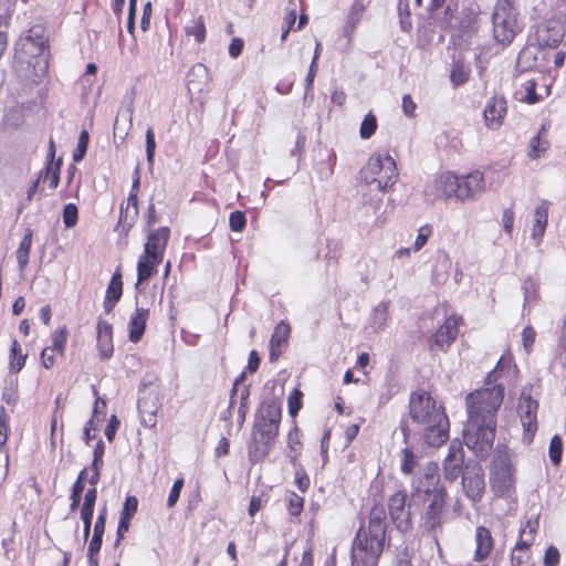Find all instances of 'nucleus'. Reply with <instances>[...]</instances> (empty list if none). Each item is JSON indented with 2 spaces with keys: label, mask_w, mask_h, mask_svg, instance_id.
<instances>
[{
  "label": "nucleus",
  "mask_w": 566,
  "mask_h": 566,
  "mask_svg": "<svg viewBox=\"0 0 566 566\" xmlns=\"http://www.w3.org/2000/svg\"><path fill=\"white\" fill-rule=\"evenodd\" d=\"M409 415L413 423L421 427L422 437L430 447H440L449 438V420L442 407L423 390L412 392Z\"/></svg>",
  "instance_id": "1"
},
{
  "label": "nucleus",
  "mask_w": 566,
  "mask_h": 566,
  "mask_svg": "<svg viewBox=\"0 0 566 566\" xmlns=\"http://www.w3.org/2000/svg\"><path fill=\"white\" fill-rule=\"evenodd\" d=\"M386 541V512L374 506L369 513L368 527L361 526L352 546V566H377Z\"/></svg>",
  "instance_id": "2"
},
{
  "label": "nucleus",
  "mask_w": 566,
  "mask_h": 566,
  "mask_svg": "<svg viewBox=\"0 0 566 566\" xmlns=\"http://www.w3.org/2000/svg\"><path fill=\"white\" fill-rule=\"evenodd\" d=\"M398 178V170L395 159L388 154H374L367 164L359 170V180L361 182V193L365 200L374 211H377L382 203L384 192L391 188Z\"/></svg>",
  "instance_id": "3"
},
{
  "label": "nucleus",
  "mask_w": 566,
  "mask_h": 566,
  "mask_svg": "<svg viewBox=\"0 0 566 566\" xmlns=\"http://www.w3.org/2000/svg\"><path fill=\"white\" fill-rule=\"evenodd\" d=\"M282 409L273 399L261 403L254 416L251 437L248 442L250 462L258 463L269 455L279 434Z\"/></svg>",
  "instance_id": "4"
},
{
  "label": "nucleus",
  "mask_w": 566,
  "mask_h": 566,
  "mask_svg": "<svg viewBox=\"0 0 566 566\" xmlns=\"http://www.w3.org/2000/svg\"><path fill=\"white\" fill-rule=\"evenodd\" d=\"M502 364L503 360L500 359L494 369L488 374L485 378L488 387L470 392L467 396L465 403L468 415L486 420L490 418L496 419L497 410L504 398V386L496 384L502 370Z\"/></svg>",
  "instance_id": "5"
},
{
  "label": "nucleus",
  "mask_w": 566,
  "mask_h": 566,
  "mask_svg": "<svg viewBox=\"0 0 566 566\" xmlns=\"http://www.w3.org/2000/svg\"><path fill=\"white\" fill-rule=\"evenodd\" d=\"M496 419L489 420L468 415L463 428L464 444L481 458H486L493 448Z\"/></svg>",
  "instance_id": "6"
},
{
  "label": "nucleus",
  "mask_w": 566,
  "mask_h": 566,
  "mask_svg": "<svg viewBox=\"0 0 566 566\" xmlns=\"http://www.w3.org/2000/svg\"><path fill=\"white\" fill-rule=\"evenodd\" d=\"M492 24L494 39L503 45H509L520 32L518 11L510 0L495 3Z\"/></svg>",
  "instance_id": "7"
},
{
  "label": "nucleus",
  "mask_w": 566,
  "mask_h": 566,
  "mask_svg": "<svg viewBox=\"0 0 566 566\" xmlns=\"http://www.w3.org/2000/svg\"><path fill=\"white\" fill-rule=\"evenodd\" d=\"M490 483L496 496H511L514 490V469L507 454H497L493 459Z\"/></svg>",
  "instance_id": "8"
},
{
  "label": "nucleus",
  "mask_w": 566,
  "mask_h": 566,
  "mask_svg": "<svg viewBox=\"0 0 566 566\" xmlns=\"http://www.w3.org/2000/svg\"><path fill=\"white\" fill-rule=\"evenodd\" d=\"M447 492L444 489L434 490L429 497L426 511L422 516V523L426 530L437 532L447 521L446 511Z\"/></svg>",
  "instance_id": "9"
},
{
  "label": "nucleus",
  "mask_w": 566,
  "mask_h": 566,
  "mask_svg": "<svg viewBox=\"0 0 566 566\" xmlns=\"http://www.w3.org/2000/svg\"><path fill=\"white\" fill-rule=\"evenodd\" d=\"M538 401L533 399L530 392L522 390L518 399V416L524 430L523 440L531 442L537 430Z\"/></svg>",
  "instance_id": "10"
},
{
  "label": "nucleus",
  "mask_w": 566,
  "mask_h": 566,
  "mask_svg": "<svg viewBox=\"0 0 566 566\" xmlns=\"http://www.w3.org/2000/svg\"><path fill=\"white\" fill-rule=\"evenodd\" d=\"M462 489L472 502H480L484 494V472L479 464H467L462 475Z\"/></svg>",
  "instance_id": "11"
},
{
  "label": "nucleus",
  "mask_w": 566,
  "mask_h": 566,
  "mask_svg": "<svg viewBox=\"0 0 566 566\" xmlns=\"http://www.w3.org/2000/svg\"><path fill=\"white\" fill-rule=\"evenodd\" d=\"M389 515L395 526L400 532H407L411 527L410 506H407V495L398 491L388 500Z\"/></svg>",
  "instance_id": "12"
},
{
  "label": "nucleus",
  "mask_w": 566,
  "mask_h": 566,
  "mask_svg": "<svg viewBox=\"0 0 566 566\" xmlns=\"http://www.w3.org/2000/svg\"><path fill=\"white\" fill-rule=\"evenodd\" d=\"M21 50L27 54L40 57L43 61L42 72L48 70V60L45 52L48 50V40L40 27L31 28L25 36L20 40Z\"/></svg>",
  "instance_id": "13"
},
{
  "label": "nucleus",
  "mask_w": 566,
  "mask_h": 566,
  "mask_svg": "<svg viewBox=\"0 0 566 566\" xmlns=\"http://www.w3.org/2000/svg\"><path fill=\"white\" fill-rule=\"evenodd\" d=\"M444 21L451 29L458 30L461 36H470L476 31V12L472 8H463L459 15H453L450 6L444 12Z\"/></svg>",
  "instance_id": "14"
},
{
  "label": "nucleus",
  "mask_w": 566,
  "mask_h": 566,
  "mask_svg": "<svg viewBox=\"0 0 566 566\" xmlns=\"http://www.w3.org/2000/svg\"><path fill=\"white\" fill-rule=\"evenodd\" d=\"M564 35V25L558 19H551L541 23L535 31V38L539 46L557 48Z\"/></svg>",
  "instance_id": "15"
},
{
  "label": "nucleus",
  "mask_w": 566,
  "mask_h": 566,
  "mask_svg": "<svg viewBox=\"0 0 566 566\" xmlns=\"http://www.w3.org/2000/svg\"><path fill=\"white\" fill-rule=\"evenodd\" d=\"M464 451L462 443L453 440L449 446L448 454L443 461L444 478L449 481L457 480L464 472Z\"/></svg>",
  "instance_id": "16"
},
{
  "label": "nucleus",
  "mask_w": 566,
  "mask_h": 566,
  "mask_svg": "<svg viewBox=\"0 0 566 566\" xmlns=\"http://www.w3.org/2000/svg\"><path fill=\"white\" fill-rule=\"evenodd\" d=\"M138 413L142 424L153 428L157 423V413L161 407L158 391L150 390L138 398Z\"/></svg>",
  "instance_id": "17"
},
{
  "label": "nucleus",
  "mask_w": 566,
  "mask_h": 566,
  "mask_svg": "<svg viewBox=\"0 0 566 566\" xmlns=\"http://www.w3.org/2000/svg\"><path fill=\"white\" fill-rule=\"evenodd\" d=\"M170 237L168 227H161L153 230L147 235L144 248V254L155 261H163L164 252Z\"/></svg>",
  "instance_id": "18"
},
{
  "label": "nucleus",
  "mask_w": 566,
  "mask_h": 566,
  "mask_svg": "<svg viewBox=\"0 0 566 566\" xmlns=\"http://www.w3.org/2000/svg\"><path fill=\"white\" fill-rule=\"evenodd\" d=\"M62 158L57 159L55 166L44 167L39 171L38 178L31 184L27 191V197L24 202L21 203L20 210H22L29 202L32 201L34 195L39 189L40 182H45L46 177H50V189L54 190L60 182V172H61Z\"/></svg>",
  "instance_id": "19"
},
{
  "label": "nucleus",
  "mask_w": 566,
  "mask_h": 566,
  "mask_svg": "<svg viewBox=\"0 0 566 566\" xmlns=\"http://www.w3.org/2000/svg\"><path fill=\"white\" fill-rule=\"evenodd\" d=\"M484 177L479 170L459 177L458 199L461 201L472 199L484 190Z\"/></svg>",
  "instance_id": "20"
},
{
  "label": "nucleus",
  "mask_w": 566,
  "mask_h": 566,
  "mask_svg": "<svg viewBox=\"0 0 566 566\" xmlns=\"http://www.w3.org/2000/svg\"><path fill=\"white\" fill-rule=\"evenodd\" d=\"M507 106L504 97L493 96L489 98L483 111L485 124L491 129H497L506 114Z\"/></svg>",
  "instance_id": "21"
},
{
  "label": "nucleus",
  "mask_w": 566,
  "mask_h": 566,
  "mask_svg": "<svg viewBox=\"0 0 566 566\" xmlns=\"http://www.w3.org/2000/svg\"><path fill=\"white\" fill-rule=\"evenodd\" d=\"M291 333L290 325L285 322H280L271 336L270 339V360L275 361L283 353L287 345V339Z\"/></svg>",
  "instance_id": "22"
},
{
  "label": "nucleus",
  "mask_w": 566,
  "mask_h": 566,
  "mask_svg": "<svg viewBox=\"0 0 566 566\" xmlns=\"http://www.w3.org/2000/svg\"><path fill=\"white\" fill-rule=\"evenodd\" d=\"M459 318L451 315L446 318L444 323L433 335V342L437 346L444 349L457 338L459 329Z\"/></svg>",
  "instance_id": "23"
},
{
  "label": "nucleus",
  "mask_w": 566,
  "mask_h": 566,
  "mask_svg": "<svg viewBox=\"0 0 566 566\" xmlns=\"http://www.w3.org/2000/svg\"><path fill=\"white\" fill-rule=\"evenodd\" d=\"M494 541L491 534V531L484 526H478L475 530V552H474V560L483 562L485 560L492 549H493Z\"/></svg>",
  "instance_id": "24"
},
{
  "label": "nucleus",
  "mask_w": 566,
  "mask_h": 566,
  "mask_svg": "<svg viewBox=\"0 0 566 566\" xmlns=\"http://www.w3.org/2000/svg\"><path fill=\"white\" fill-rule=\"evenodd\" d=\"M97 348L103 359L113 355V327L106 321H98L97 323Z\"/></svg>",
  "instance_id": "25"
},
{
  "label": "nucleus",
  "mask_w": 566,
  "mask_h": 566,
  "mask_svg": "<svg viewBox=\"0 0 566 566\" xmlns=\"http://www.w3.org/2000/svg\"><path fill=\"white\" fill-rule=\"evenodd\" d=\"M149 316V311L146 308H139L137 307L134 314L130 316L129 323H128V339L132 343H138L146 328V323Z\"/></svg>",
  "instance_id": "26"
},
{
  "label": "nucleus",
  "mask_w": 566,
  "mask_h": 566,
  "mask_svg": "<svg viewBox=\"0 0 566 566\" xmlns=\"http://www.w3.org/2000/svg\"><path fill=\"white\" fill-rule=\"evenodd\" d=\"M123 294V281L119 270H116L106 290L103 303L105 313H111Z\"/></svg>",
  "instance_id": "27"
},
{
  "label": "nucleus",
  "mask_w": 566,
  "mask_h": 566,
  "mask_svg": "<svg viewBox=\"0 0 566 566\" xmlns=\"http://www.w3.org/2000/svg\"><path fill=\"white\" fill-rule=\"evenodd\" d=\"M133 103H129L125 109H120L117 113V117L114 124V137L123 142L128 134V130L133 125Z\"/></svg>",
  "instance_id": "28"
},
{
  "label": "nucleus",
  "mask_w": 566,
  "mask_h": 566,
  "mask_svg": "<svg viewBox=\"0 0 566 566\" xmlns=\"http://www.w3.org/2000/svg\"><path fill=\"white\" fill-rule=\"evenodd\" d=\"M388 308H389L388 301H381L373 308L368 327L374 333H378L386 328L388 321H389Z\"/></svg>",
  "instance_id": "29"
},
{
  "label": "nucleus",
  "mask_w": 566,
  "mask_h": 566,
  "mask_svg": "<svg viewBox=\"0 0 566 566\" xmlns=\"http://www.w3.org/2000/svg\"><path fill=\"white\" fill-rule=\"evenodd\" d=\"M548 220V207L546 202L538 205L534 210V223L532 229V238L541 241Z\"/></svg>",
  "instance_id": "30"
},
{
  "label": "nucleus",
  "mask_w": 566,
  "mask_h": 566,
  "mask_svg": "<svg viewBox=\"0 0 566 566\" xmlns=\"http://www.w3.org/2000/svg\"><path fill=\"white\" fill-rule=\"evenodd\" d=\"M438 189L442 196L450 198L454 196L458 199L459 177L452 172H443L439 176Z\"/></svg>",
  "instance_id": "31"
},
{
  "label": "nucleus",
  "mask_w": 566,
  "mask_h": 566,
  "mask_svg": "<svg viewBox=\"0 0 566 566\" xmlns=\"http://www.w3.org/2000/svg\"><path fill=\"white\" fill-rule=\"evenodd\" d=\"M439 482V475L437 473V465L431 464L428 465L426 471L423 472L422 478L419 481V485L417 486L418 492H423L430 495L437 489Z\"/></svg>",
  "instance_id": "32"
},
{
  "label": "nucleus",
  "mask_w": 566,
  "mask_h": 566,
  "mask_svg": "<svg viewBox=\"0 0 566 566\" xmlns=\"http://www.w3.org/2000/svg\"><path fill=\"white\" fill-rule=\"evenodd\" d=\"M161 261H155L151 258H147L145 254L142 255L137 263V282H136V290H138L142 282L148 280L155 272V268L160 263Z\"/></svg>",
  "instance_id": "33"
},
{
  "label": "nucleus",
  "mask_w": 566,
  "mask_h": 566,
  "mask_svg": "<svg viewBox=\"0 0 566 566\" xmlns=\"http://www.w3.org/2000/svg\"><path fill=\"white\" fill-rule=\"evenodd\" d=\"M524 294L523 311H530L539 300L538 283L532 279H526L522 284Z\"/></svg>",
  "instance_id": "34"
},
{
  "label": "nucleus",
  "mask_w": 566,
  "mask_h": 566,
  "mask_svg": "<svg viewBox=\"0 0 566 566\" xmlns=\"http://www.w3.org/2000/svg\"><path fill=\"white\" fill-rule=\"evenodd\" d=\"M188 36H192L197 43H202L206 39V25L202 17H199L185 27Z\"/></svg>",
  "instance_id": "35"
},
{
  "label": "nucleus",
  "mask_w": 566,
  "mask_h": 566,
  "mask_svg": "<svg viewBox=\"0 0 566 566\" xmlns=\"http://www.w3.org/2000/svg\"><path fill=\"white\" fill-rule=\"evenodd\" d=\"M470 76V69L462 62L457 61L452 64L450 71V81L454 86L463 85L468 82Z\"/></svg>",
  "instance_id": "36"
},
{
  "label": "nucleus",
  "mask_w": 566,
  "mask_h": 566,
  "mask_svg": "<svg viewBox=\"0 0 566 566\" xmlns=\"http://www.w3.org/2000/svg\"><path fill=\"white\" fill-rule=\"evenodd\" d=\"M300 436V431L296 427L293 428L287 436V446L290 448L289 457L293 463H295L301 453L302 443Z\"/></svg>",
  "instance_id": "37"
},
{
  "label": "nucleus",
  "mask_w": 566,
  "mask_h": 566,
  "mask_svg": "<svg viewBox=\"0 0 566 566\" xmlns=\"http://www.w3.org/2000/svg\"><path fill=\"white\" fill-rule=\"evenodd\" d=\"M377 117L369 112L363 119L359 127V136L363 139H369L377 129Z\"/></svg>",
  "instance_id": "38"
},
{
  "label": "nucleus",
  "mask_w": 566,
  "mask_h": 566,
  "mask_svg": "<svg viewBox=\"0 0 566 566\" xmlns=\"http://www.w3.org/2000/svg\"><path fill=\"white\" fill-rule=\"evenodd\" d=\"M11 361L10 366L13 371H19L25 364L27 356L22 355L21 347L17 340H13L11 345Z\"/></svg>",
  "instance_id": "39"
},
{
  "label": "nucleus",
  "mask_w": 566,
  "mask_h": 566,
  "mask_svg": "<svg viewBox=\"0 0 566 566\" xmlns=\"http://www.w3.org/2000/svg\"><path fill=\"white\" fill-rule=\"evenodd\" d=\"M525 94L521 97V101L528 104H535L543 98L542 94L536 93V83L533 80L526 81L523 85Z\"/></svg>",
  "instance_id": "40"
},
{
  "label": "nucleus",
  "mask_w": 566,
  "mask_h": 566,
  "mask_svg": "<svg viewBox=\"0 0 566 566\" xmlns=\"http://www.w3.org/2000/svg\"><path fill=\"white\" fill-rule=\"evenodd\" d=\"M66 340H67V331H66V327L63 326L53 333L51 347L53 348L54 352L63 354L64 349H65Z\"/></svg>",
  "instance_id": "41"
},
{
  "label": "nucleus",
  "mask_w": 566,
  "mask_h": 566,
  "mask_svg": "<svg viewBox=\"0 0 566 566\" xmlns=\"http://www.w3.org/2000/svg\"><path fill=\"white\" fill-rule=\"evenodd\" d=\"M538 526V521H527L524 528L521 531L520 534V542H522L523 545H531L534 541L535 533Z\"/></svg>",
  "instance_id": "42"
},
{
  "label": "nucleus",
  "mask_w": 566,
  "mask_h": 566,
  "mask_svg": "<svg viewBox=\"0 0 566 566\" xmlns=\"http://www.w3.org/2000/svg\"><path fill=\"white\" fill-rule=\"evenodd\" d=\"M78 220V209L74 203H66L63 208V223L66 228H73Z\"/></svg>",
  "instance_id": "43"
},
{
  "label": "nucleus",
  "mask_w": 566,
  "mask_h": 566,
  "mask_svg": "<svg viewBox=\"0 0 566 566\" xmlns=\"http://www.w3.org/2000/svg\"><path fill=\"white\" fill-rule=\"evenodd\" d=\"M88 133L86 130H82L78 136L76 149L73 153V160L75 163H78L84 158L88 146Z\"/></svg>",
  "instance_id": "44"
},
{
  "label": "nucleus",
  "mask_w": 566,
  "mask_h": 566,
  "mask_svg": "<svg viewBox=\"0 0 566 566\" xmlns=\"http://www.w3.org/2000/svg\"><path fill=\"white\" fill-rule=\"evenodd\" d=\"M365 11V4L363 0H355L353 4L350 6L347 20L349 21L350 25H357L361 18L363 13Z\"/></svg>",
  "instance_id": "45"
},
{
  "label": "nucleus",
  "mask_w": 566,
  "mask_h": 566,
  "mask_svg": "<svg viewBox=\"0 0 566 566\" xmlns=\"http://www.w3.org/2000/svg\"><path fill=\"white\" fill-rule=\"evenodd\" d=\"M287 511L292 516H298L304 507V499L292 492L287 496Z\"/></svg>",
  "instance_id": "46"
},
{
  "label": "nucleus",
  "mask_w": 566,
  "mask_h": 566,
  "mask_svg": "<svg viewBox=\"0 0 566 566\" xmlns=\"http://www.w3.org/2000/svg\"><path fill=\"white\" fill-rule=\"evenodd\" d=\"M247 224L244 212L240 210L232 211L229 217V227L233 232H241Z\"/></svg>",
  "instance_id": "47"
},
{
  "label": "nucleus",
  "mask_w": 566,
  "mask_h": 566,
  "mask_svg": "<svg viewBox=\"0 0 566 566\" xmlns=\"http://www.w3.org/2000/svg\"><path fill=\"white\" fill-rule=\"evenodd\" d=\"M563 453V442L558 436H554L549 442V458L553 464H559Z\"/></svg>",
  "instance_id": "48"
},
{
  "label": "nucleus",
  "mask_w": 566,
  "mask_h": 566,
  "mask_svg": "<svg viewBox=\"0 0 566 566\" xmlns=\"http://www.w3.org/2000/svg\"><path fill=\"white\" fill-rule=\"evenodd\" d=\"M530 545H523L522 542H517L512 551V563L513 566H521L527 562V548Z\"/></svg>",
  "instance_id": "49"
},
{
  "label": "nucleus",
  "mask_w": 566,
  "mask_h": 566,
  "mask_svg": "<svg viewBox=\"0 0 566 566\" xmlns=\"http://www.w3.org/2000/svg\"><path fill=\"white\" fill-rule=\"evenodd\" d=\"M416 455L412 452L411 449L405 448L402 450V458H401V471L405 474L412 473L415 467H416Z\"/></svg>",
  "instance_id": "50"
},
{
  "label": "nucleus",
  "mask_w": 566,
  "mask_h": 566,
  "mask_svg": "<svg viewBox=\"0 0 566 566\" xmlns=\"http://www.w3.org/2000/svg\"><path fill=\"white\" fill-rule=\"evenodd\" d=\"M432 234V228L429 224L422 226L418 230V235L413 243V251H420L428 242L429 237Z\"/></svg>",
  "instance_id": "51"
},
{
  "label": "nucleus",
  "mask_w": 566,
  "mask_h": 566,
  "mask_svg": "<svg viewBox=\"0 0 566 566\" xmlns=\"http://www.w3.org/2000/svg\"><path fill=\"white\" fill-rule=\"evenodd\" d=\"M138 507V500L136 496L129 495L125 499L120 516L124 518H133Z\"/></svg>",
  "instance_id": "52"
},
{
  "label": "nucleus",
  "mask_w": 566,
  "mask_h": 566,
  "mask_svg": "<svg viewBox=\"0 0 566 566\" xmlns=\"http://www.w3.org/2000/svg\"><path fill=\"white\" fill-rule=\"evenodd\" d=\"M146 158L149 165H153L156 149L155 133L151 128L146 132Z\"/></svg>",
  "instance_id": "53"
},
{
  "label": "nucleus",
  "mask_w": 566,
  "mask_h": 566,
  "mask_svg": "<svg viewBox=\"0 0 566 566\" xmlns=\"http://www.w3.org/2000/svg\"><path fill=\"white\" fill-rule=\"evenodd\" d=\"M399 17H400V25L403 31H408L411 28L410 22V13L408 11V2L407 0H399L398 3Z\"/></svg>",
  "instance_id": "54"
},
{
  "label": "nucleus",
  "mask_w": 566,
  "mask_h": 566,
  "mask_svg": "<svg viewBox=\"0 0 566 566\" xmlns=\"http://www.w3.org/2000/svg\"><path fill=\"white\" fill-rule=\"evenodd\" d=\"M289 412L291 416H295L302 407V392L298 389H294L289 397Z\"/></svg>",
  "instance_id": "55"
},
{
  "label": "nucleus",
  "mask_w": 566,
  "mask_h": 566,
  "mask_svg": "<svg viewBox=\"0 0 566 566\" xmlns=\"http://www.w3.org/2000/svg\"><path fill=\"white\" fill-rule=\"evenodd\" d=\"M536 332L532 326H525L522 332L523 347L526 353H531L535 342Z\"/></svg>",
  "instance_id": "56"
},
{
  "label": "nucleus",
  "mask_w": 566,
  "mask_h": 566,
  "mask_svg": "<svg viewBox=\"0 0 566 566\" xmlns=\"http://www.w3.org/2000/svg\"><path fill=\"white\" fill-rule=\"evenodd\" d=\"M317 73V63L315 59H312L307 75L305 77V96L310 94L313 90L314 80Z\"/></svg>",
  "instance_id": "57"
},
{
  "label": "nucleus",
  "mask_w": 566,
  "mask_h": 566,
  "mask_svg": "<svg viewBox=\"0 0 566 566\" xmlns=\"http://www.w3.org/2000/svg\"><path fill=\"white\" fill-rule=\"evenodd\" d=\"M9 424L8 415L3 407L0 408V447L3 446L8 438Z\"/></svg>",
  "instance_id": "58"
},
{
  "label": "nucleus",
  "mask_w": 566,
  "mask_h": 566,
  "mask_svg": "<svg viewBox=\"0 0 566 566\" xmlns=\"http://www.w3.org/2000/svg\"><path fill=\"white\" fill-rule=\"evenodd\" d=\"M502 224L506 234L512 235L514 224V212L511 208L503 211Z\"/></svg>",
  "instance_id": "59"
},
{
  "label": "nucleus",
  "mask_w": 566,
  "mask_h": 566,
  "mask_svg": "<svg viewBox=\"0 0 566 566\" xmlns=\"http://www.w3.org/2000/svg\"><path fill=\"white\" fill-rule=\"evenodd\" d=\"M94 509L82 506L81 509V518L84 524V535L87 536L91 531L92 518H93Z\"/></svg>",
  "instance_id": "60"
},
{
  "label": "nucleus",
  "mask_w": 566,
  "mask_h": 566,
  "mask_svg": "<svg viewBox=\"0 0 566 566\" xmlns=\"http://www.w3.org/2000/svg\"><path fill=\"white\" fill-rule=\"evenodd\" d=\"M559 562V552L556 547L549 546L544 556V566H556Z\"/></svg>",
  "instance_id": "61"
},
{
  "label": "nucleus",
  "mask_w": 566,
  "mask_h": 566,
  "mask_svg": "<svg viewBox=\"0 0 566 566\" xmlns=\"http://www.w3.org/2000/svg\"><path fill=\"white\" fill-rule=\"evenodd\" d=\"M102 538H103V535L93 534L92 539L87 547L88 557L91 560H93V556L99 552L101 546H102Z\"/></svg>",
  "instance_id": "62"
},
{
  "label": "nucleus",
  "mask_w": 566,
  "mask_h": 566,
  "mask_svg": "<svg viewBox=\"0 0 566 566\" xmlns=\"http://www.w3.org/2000/svg\"><path fill=\"white\" fill-rule=\"evenodd\" d=\"M244 42L240 38H233L229 45V55L233 59H237L243 50Z\"/></svg>",
  "instance_id": "63"
},
{
  "label": "nucleus",
  "mask_w": 566,
  "mask_h": 566,
  "mask_svg": "<svg viewBox=\"0 0 566 566\" xmlns=\"http://www.w3.org/2000/svg\"><path fill=\"white\" fill-rule=\"evenodd\" d=\"M402 111L403 114L408 117H412L416 111V103L412 101L411 96L406 94L402 96Z\"/></svg>",
  "instance_id": "64"
}]
</instances>
